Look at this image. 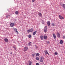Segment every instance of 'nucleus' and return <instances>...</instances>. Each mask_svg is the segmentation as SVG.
Returning <instances> with one entry per match:
<instances>
[{
	"label": "nucleus",
	"mask_w": 65,
	"mask_h": 65,
	"mask_svg": "<svg viewBox=\"0 0 65 65\" xmlns=\"http://www.w3.org/2000/svg\"><path fill=\"white\" fill-rule=\"evenodd\" d=\"M40 38L41 39V40H42L43 39V36H41L40 37Z\"/></svg>",
	"instance_id": "14"
},
{
	"label": "nucleus",
	"mask_w": 65,
	"mask_h": 65,
	"mask_svg": "<svg viewBox=\"0 0 65 65\" xmlns=\"http://www.w3.org/2000/svg\"><path fill=\"white\" fill-rule=\"evenodd\" d=\"M47 31V26H46L45 27H44V32L45 33H46Z\"/></svg>",
	"instance_id": "5"
},
{
	"label": "nucleus",
	"mask_w": 65,
	"mask_h": 65,
	"mask_svg": "<svg viewBox=\"0 0 65 65\" xmlns=\"http://www.w3.org/2000/svg\"><path fill=\"white\" fill-rule=\"evenodd\" d=\"M15 13L16 14H19V11H16L15 12Z\"/></svg>",
	"instance_id": "18"
},
{
	"label": "nucleus",
	"mask_w": 65,
	"mask_h": 65,
	"mask_svg": "<svg viewBox=\"0 0 65 65\" xmlns=\"http://www.w3.org/2000/svg\"><path fill=\"white\" fill-rule=\"evenodd\" d=\"M44 39H46L47 38V36H44Z\"/></svg>",
	"instance_id": "17"
},
{
	"label": "nucleus",
	"mask_w": 65,
	"mask_h": 65,
	"mask_svg": "<svg viewBox=\"0 0 65 65\" xmlns=\"http://www.w3.org/2000/svg\"><path fill=\"white\" fill-rule=\"evenodd\" d=\"M44 52L45 53V55H46V54H47L48 55H49V54L47 51V50H44Z\"/></svg>",
	"instance_id": "3"
},
{
	"label": "nucleus",
	"mask_w": 65,
	"mask_h": 65,
	"mask_svg": "<svg viewBox=\"0 0 65 65\" xmlns=\"http://www.w3.org/2000/svg\"><path fill=\"white\" fill-rule=\"evenodd\" d=\"M36 56H39V53H37L36 55Z\"/></svg>",
	"instance_id": "24"
},
{
	"label": "nucleus",
	"mask_w": 65,
	"mask_h": 65,
	"mask_svg": "<svg viewBox=\"0 0 65 65\" xmlns=\"http://www.w3.org/2000/svg\"><path fill=\"white\" fill-rule=\"evenodd\" d=\"M8 15H7L6 16V18H8Z\"/></svg>",
	"instance_id": "33"
},
{
	"label": "nucleus",
	"mask_w": 65,
	"mask_h": 65,
	"mask_svg": "<svg viewBox=\"0 0 65 65\" xmlns=\"http://www.w3.org/2000/svg\"><path fill=\"white\" fill-rule=\"evenodd\" d=\"M52 26H55V24L54 23H53L52 24Z\"/></svg>",
	"instance_id": "21"
},
{
	"label": "nucleus",
	"mask_w": 65,
	"mask_h": 65,
	"mask_svg": "<svg viewBox=\"0 0 65 65\" xmlns=\"http://www.w3.org/2000/svg\"><path fill=\"white\" fill-rule=\"evenodd\" d=\"M13 48H15V47H14V46H13Z\"/></svg>",
	"instance_id": "36"
},
{
	"label": "nucleus",
	"mask_w": 65,
	"mask_h": 65,
	"mask_svg": "<svg viewBox=\"0 0 65 65\" xmlns=\"http://www.w3.org/2000/svg\"><path fill=\"white\" fill-rule=\"evenodd\" d=\"M4 40L5 41V42H7L8 41V39L6 38L5 39H4Z\"/></svg>",
	"instance_id": "13"
},
{
	"label": "nucleus",
	"mask_w": 65,
	"mask_h": 65,
	"mask_svg": "<svg viewBox=\"0 0 65 65\" xmlns=\"http://www.w3.org/2000/svg\"><path fill=\"white\" fill-rule=\"evenodd\" d=\"M53 36L54 38V39H56V36L55 34H53Z\"/></svg>",
	"instance_id": "12"
},
{
	"label": "nucleus",
	"mask_w": 65,
	"mask_h": 65,
	"mask_svg": "<svg viewBox=\"0 0 65 65\" xmlns=\"http://www.w3.org/2000/svg\"><path fill=\"white\" fill-rule=\"evenodd\" d=\"M29 64L28 63H27V65H32V62L30 61H29L28 62Z\"/></svg>",
	"instance_id": "6"
},
{
	"label": "nucleus",
	"mask_w": 65,
	"mask_h": 65,
	"mask_svg": "<svg viewBox=\"0 0 65 65\" xmlns=\"http://www.w3.org/2000/svg\"><path fill=\"white\" fill-rule=\"evenodd\" d=\"M15 50H16V48H15H15H14Z\"/></svg>",
	"instance_id": "35"
},
{
	"label": "nucleus",
	"mask_w": 65,
	"mask_h": 65,
	"mask_svg": "<svg viewBox=\"0 0 65 65\" xmlns=\"http://www.w3.org/2000/svg\"><path fill=\"white\" fill-rule=\"evenodd\" d=\"M32 55L33 56V57H34L35 56V54H32Z\"/></svg>",
	"instance_id": "27"
},
{
	"label": "nucleus",
	"mask_w": 65,
	"mask_h": 65,
	"mask_svg": "<svg viewBox=\"0 0 65 65\" xmlns=\"http://www.w3.org/2000/svg\"><path fill=\"white\" fill-rule=\"evenodd\" d=\"M36 33H37V31H35V32H34L33 34V35H35V34H36Z\"/></svg>",
	"instance_id": "16"
},
{
	"label": "nucleus",
	"mask_w": 65,
	"mask_h": 65,
	"mask_svg": "<svg viewBox=\"0 0 65 65\" xmlns=\"http://www.w3.org/2000/svg\"><path fill=\"white\" fill-rule=\"evenodd\" d=\"M39 58L37 57L36 58V60H39Z\"/></svg>",
	"instance_id": "23"
},
{
	"label": "nucleus",
	"mask_w": 65,
	"mask_h": 65,
	"mask_svg": "<svg viewBox=\"0 0 65 65\" xmlns=\"http://www.w3.org/2000/svg\"><path fill=\"white\" fill-rule=\"evenodd\" d=\"M59 17L61 20H63V19H64V18L62 16H61V15H59Z\"/></svg>",
	"instance_id": "8"
},
{
	"label": "nucleus",
	"mask_w": 65,
	"mask_h": 65,
	"mask_svg": "<svg viewBox=\"0 0 65 65\" xmlns=\"http://www.w3.org/2000/svg\"><path fill=\"white\" fill-rule=\"evenodd\" d=\"M28 37L29 38H31V35H29L28 36Z\"/></svg>",
	"instance_id": "26"
},
{
	"label": "nucleus",
	"mask_w": 65,
	"mask_h": 65,
	"mask_svg": "<svg viewBox=\"0 0 65 65\" xmlns=\"http://www.w3.org/2000/svg\"><path fill=\"white\" fill-rule=\"evenodd\" d=\"M47 43L48 44H50V42L49 41H46Z\"/></svg>",
	"instance_id": "25"
},
{
	"label": "nucleus",
	"mask_w": 65,
	"mask_h": 65,
	"mask_svg": "<svg viewBox=\"0 0 65 65\" xmlns=\"http://www.w3.org/2000/svg\"><path fill=\"white\" fill-rule=\"evenodd\" d=\"M42 24H44V23H42Z\"/></svg>",
	"instance_id": "37"
},
{
	"label": "nucleus",
	"mask_w": 65,
	"mask_h": 65,
	"mask_svg": "<svg viewBox=\"0 0 65 65\" xmlns=\"http://www.w3.org/2000/svg\"><path fill=\"white\" fill-rule=\"evenodd\" d=\"M38 14L40 16H42V14L41 13H39Z\"/></svg>",
	"instance_id": "15"
},
{
	"label": "nucleus",
	"mask_w": 65,
	"mask_h": 65,
	"mask_svg": "<svg viewBox=\"0 0 65 65\" xmlns=\"http://www.w3.org/2000/svg\"><path fill=\"white\" fill-rule=\"evenodd\" d=\"M43 60H44V58L42 56L40 58V61L42 63L43 62Z\"/></svg>",
	"instance_id": "1"
},
{
	"label": "nucleus",
	"mask_w": 65,
	"mask_h": 65,
	"mask_svg": "<svg viewBox=\"0 0 65 65\" xmlns=\"http://www.w3.org/2000/svg\"><path fill=\"white\" fill-rule=\"evenodd\" d=\"M8 15V17H10V15Z\"/></svg>",
	"instance_id": "32"
},
{
	"label": "nucleus",
	"mask_w": 65,
	"mask_h": 65,
	"mask_svg": "<svg viewBox=\"0 0 65 65\" xmlns=\"http://www.w3.org/2000/svg\"><path fill=\"white\" fill-rule=\"evenodd\" d=\"M47 24L48 25V26H50V25H51V22H50V21H48Z\"/></svg>",
	"instance_id": "11"
},
{
	"label": "nucleus",
	"mask_w": 65,
	"mask_h": 65,
	"mask_svg": "<svg viewBox=\"0 0 65 65\" xmlns=\"http://www.w3.org/2000/svg\"><path fill=\"white\" fill-rule=\"evenodd\" d=\"M60 44H62V43H63V41H62V40H60Z\"/></svg>",
	"instance_id": "19"
},
{
	"label": "nucleus",
	"mask_w": 65,
	"mask_h": 65,
	"mask_svg": "<svg viewBox=\"0 0 65 65\" xmlns=\"http://www.w3.org/2000/svg\"><path fill=\"white\" fill-rule=\"evenodd\" d=\"M27 31L28 33L32 32L33 31V28H31L29 30H28Z\"/></svg>",
	"instance_id": "2"
},
{
	"label": "nucleus",
	"mask_w": 65,
	"mask_h": 65,
	"mask_svg": "<svg viewBox=\"0 0 65 65\" xmlns=\"http://www.w3.org/2000/svg\"><path fill=\"white\" fill-rule=\"evenodd\" d=\"M63 38H65V36H63Z\"/></svg>",
	"instance_id": "31"
},
{
	"label": "nucleus",
	"mask_w": 65,
	"mask_h": 65,
	"mask_svg": "<svg viewBox=\"0 0 65 65\" xmlns=\"http://www.w3.org/2000/svg\"><path fill=\"white\" fill-rule=\"evenodd\" d=\"M28 48L27 47H25L24 48H23V50L24 51H27V50H28Z\"/></svg>",
	"instance_id": "4"
},
{
	"label": "nucleus",
	"mask_w": 65,
	"mask_h": 65,
	"mask_svg": "<svg viewBox=\"0 0 65 65\" xmlns=\"http://www.w3.org/2000/svg\"><path fill=\"white\" fill-rule=\"evenodd\" d=\"M63 8L65 9V4H63Z\"/></svg>",
	"instance_id": "22"
},
{
	"label": "nucleus",
	"mask_w": 65,
	"mask_h": 65,
	"mask_svg": "<svg viewBox=\"0 0 65 65\" xmlns=\"http://www.w3.org/2000/svg\"><path fill=\"white\" fill-rule=\"evenodd\" d=\"M12 52L10 53V55H12Z\"/></svg>",
	"instance_id": "34"
},
{
	"label": "nucleus",
	"mask_w": 65,
	"mask_h": 65,
	"mask_svg": "<svg viewBox=\"0 0 65 65\" xmlns=\"http://www.w3.org/2000/svg\"><path fill=\"white\" fill-rule=\"evenodd\" d=\"M13 29L14 30V31H15L16 32H17V34H19V32L17 31V29L15 28H14Z\"/></svg>",
	"instance_id": "10"
},
{
	"label": "nucleus",
	"mask_w": 65,
	"mask_h": 65,
	"mask_svg": "<svg viewBox=\"0 0 65 65\" xmlns=\"http://www.w3.org/2000/svg\"><path fill=\"white\" fill-rule=\"evenodd\" d=\"M35 1V0H32V2H34Z\"/></svg>",
	"instance_id": "30"
},
{
	"label": "nucleus",
	"mask_w": 65,
	"mask_h": 65,
	"mask_svg": "<svg viewBox=\"0 0 65 65\" xmlns=\"http://www.w3.org/2000/svg\"><path fill=\"white\" fill-rule=\"evenodd\" d=\"M31 44V42H30L28 43V45L29 46H30Z\"/></svg>",
	"instance_id": "20"
},
{
	"label": "nucleus",
	"mask_w": 65,
	"mask_h": 65,
	"mask_svg": "<svg viewBox=\"0 0 65 65\" xmlns=\"http://www.w3.org/2000/svg\"><path fill=\"white\" fill-rule=\"evenodd\" d=\"M54 55H58V53L57 52H55L54 53Z\"/></svg>",
	"instance_id": "28"
},
{
	"label": "nucleus",
	"mask_w": 65,
	"mask_h": 65,
	"mask_svg": "<svg viewBox=\"0 0 65 65\" xmlns=\"http://www.w3.org/2000/svg\"><path fill=\"white\" fill-rule=\"evenodd\" d=\"M36 65H39V63H36Z\"/></svg>",
	"instance_id": "29"
},
{
	"label": "nucleus",
	"mask_w": 65,
	"mask_h": 65,
	"mask_svg": "<svg viewBox=\"0 0 65 65\" xmlns=\"http://www.w3.org/2000/svg\"><path fill=\"white\" fill-rule=\"evenodd\" d=\"M57 35L58 38H60V35L59 33L57 32Z\"/></svg>",
	"instance_id": "9"
},
{
	"label": "nucleus",
	"mask_w": 65,
	"mask_h": 65,
	"mask_svg": "<svg viewBox=\"0 0 65 65\" xmlns=\"http://www.w3.org/2000/svg\"><path fill=\"white\" fill-rule=\"evenodd\" d=\"M10 26L11 27H13V26H14V24L13 23H11L10 24Z\"/></svg>",
	"instance_id": "7"
}]
</instances>
